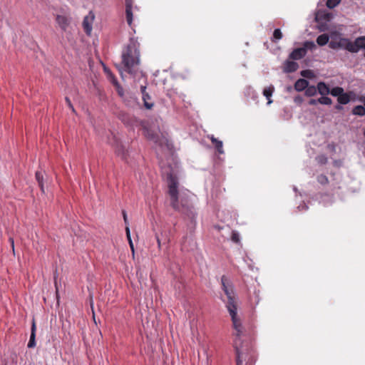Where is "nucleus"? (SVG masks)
<instances>
[{
  "mask_svg": "<svg viewBox=\"0 0 365 365\" xmlns=\"http://www.w3.org/2000/svg\"><path fill=\"white\" fill-rule=\"evenodd\" d=\"M231 240L233 242L236 244L240 243V236L239 233L236 231H232L231 235Z\"/></svg>",
  "mask_w": 365,
  "mask_h": 365,
  "instance_id": "2f4dec72",
  "label": "nucleus"
},
{
  "mask_svg": "<svg viewBox=\"0 0 365 365\" xmlns=\"http://www.w3.org/2000/svg\"><path fill=\"white\" fill-rule=\"evenodd\" d=\"M36 324L34 320H33L32 325H31V335L30 339L28 343V347L29 348H34L36 346Z\"/></svg>",
  "mask_w": 365,
  "mask_h": 365,
  "instance_id": "ddd939ff",
  "label": "nucleus"
},
{
  "mask_svg": "<svg viewBox=\"0 0 365 365\" xmlns=\"http://www.w3.org/2000/svg\"><path fill=\"white\" fill-rule=\"evenodd\" d=\"M156 240H157V242H158V247L159 249H160V247H161V240H160V239L158 235H156Z\"/></svg>",
  "mask_w": 365,
  "mask_h": 365,
  "instance_id": "58836bf2",
  "label": "nucleus"
},
{
  "mask_svg": "<svg viewBox=\"0 0 365 365\" xmlns=\"http://www.w3.org/2000/svg\"><path fill=\"white\" fill-rule=\"evenodd\" d=\"M274 91V88L273 86H269L267 88H265L263 91V95L266 97L267 99V104L269 105L272 103V101L271 100V96Z\"/></svg>",
  "mask_w": 365,
  "mask_h": 365,
  "instance_id": "f3484780",
  "label": "nucleus"
},
{
  "mask_svg": "<svg viewBox=\"0 0 365 365\" xmlns=\"http://www.w3.org/2000/svg\"><path fill=\"white\" fill-rule=\"evenodd\" d=\"M125 15L126 21L129 26H131L133 22V0H125Z\"/></svg>",
  "mask_w": 365,
  "mask_h": 365,
  "instance_id": "6e6552de",
  "label": "nucleus"
},
{
  "mask_svg": "<svg viewBox=\"0 0 365 365\" xmlns=\"http://www.w3.org/2000/svg\"><path fill=\"white\" fill-rule=\"evenodd\" d=\"M93 16H86L83 21V27L86 34L90 35L92 31V24L93 21Z\"/></svg>",
  "mask_w": 365,
  "mask_h": 365,
  "instance_id": "1a4fd4ad",
  "label": "nucleus"
},
{
  "mask_svg": "<svg viewBox=\"0 0 365 365\" xmlns=\"http://www.w3.org/2000/svg\"><path fill=\"white\" fill-rule=\"evenodd\" d=\"M190 213L191 215H192V216H195V214H192V207H191V206H190V210L187 211L185 214H186V215H190Z\"/></svg>",
  "mask_w": 365,
  "mask_h": 365,
  "instance_id": "ea45409f",
  "label": "nucleus"
},
{
  "mask_svg": "<svg viewBox=\"0 0 365 365\" xmlns=\"http://www.w3.org/2000/svg\"><path fill=\"white\" fill-rule=\"evenodd\" d=\"M317 91V86L315 87L314 86H308L305 90V94L306 96L311 97L315 96Z\"/></svg>",
  "mask_w": 365,
  "mask_h": 365,
  "instance_id": "5701e85b",
  "label": "nucleus"
},
{
  "mask_svg": "<svg viewBox=\"0 0 365 365\" xmlns=\"http://www.w3.org/2000/svg\"><path fill=\"white\" fill-rule=\"evenodd\" d=\"M315 159L320 165H325L328 162V158L325 155H317Z\"/></svg>",
  "mask_w": 365,
  "mask_h": 365,
  "instance_id": "c756f323",
  "label": "nucleus"
},
{
  "mask_svg": "<svg viewBox=\"0 0 365 365\" xmlns=\"http://www.w3.org/2000/svg\"><path fill=\"white\" fill-rule=\"evenodd\" d=\"M335 108H336V110H342V109H343V107H342L340 104H339V105H336V106H335Z\"/></svg>",
  "mask_w": 365,
  "mask_h": 365,
  "instance_id": "a19ab883",
  "label": "nucleus"
},
{
  "mask_svg": "<svg viewBox=\"0 0 365 365\" xmlns=\"http://www.w3.org/2000/svg\"><path fill=\"white\" fill-rule=\"evenodd\" d=\"M242 334V327L240 335H237L236 331V339L234 340V347L235 349L237 355V365H253L254 356L252 354L251 349L247 346L241 345L240 336Z\"/></svg>",
  "mask_w": 365,
  "mask_h": 365,
  "instance_id": "20e7f679",
  "label": "nucleus"
},
{
  "mask_svg": "<svg viewBox=\"0 0 365 365\" xmlns=\"http://www.w3.org/2000/svg\"><path fill=\"white\" fill-rule=\"evenodd\" d=\"M167 181L170 197V204L172 208L179 212L185 213L190 210V204L186 196L181 195L178 191V178L172 173L167 175Z\"/></svg>",
  "mask_w": 365,
  "mask_h": 365,
  "instance_id": "f257e3e1",
  "label": "nucleus"
},
{
  "mask_svg": "<svg viewBox=\"0 0 365 365\" xmlns=\"http://www.w3.org/2000/svg\"><path fill=\"white\" fill-rule=\"evenodd\" d=\"M317 103H319V102L317 101V99H310L309 101V105H310V106H315Z\"/></svg>",
  "mask_w": 365,
  "mask_h": 365,
  "instance_id": "e433bc0d",
  "label": "nucleus"
},
{
  "mask_svg": "<svg viewBox=\"0 0 365 365\" xmlns=\"http://www.w3.org/2000/svg\"><path fill=\"white\" fill-rule=\"evenodd\" d=\"M210 140H211L212 143L215 146L216 150L219 154H223L224 150H223V143L222 141L218 140L217 138H215L214 135H211L208 137Z\"/></svg>",
  "mask_w": 365,
  "mask_h": 365,
  "instance_id": "f8f14e48",
  "label": "nucleus"
},
{
  "mask_svg": "<svg viewBox=\"0 0 365 365\" xmlns=\"http://www.w3.org/2000/svg\"><path fill=\"white\" fill-rule=\"evenodd\" d=\"M140 43L137 40L130 38L122 52L123 70L133 74L140 64Z\"/></svg>",
  "mask_w": 365,
  "mask_h": 365,
  "instance_id": "7ed1b4c3",
  "label": "nucleus"
},
{
  "mask_svg": "<svg viewBox=\"0 0 365 365\" xmlns=\"http://www.w3.org/2000/svg\"><path fill=\"white\" fill-rule=\"evenodd\" d=\"M303 48H305V51L307 52V50H313L316 48V45L313 41H307L304 43Z\"/></svg>",
  "mask_w": 365,
  "mask_h": 365,
  "instance_id": "c85d7f7f",
  "label": "nucleus"
},
{
  "mask_svg": "<svg viewBox=\"0 0 365 365\" xmlns=\"http://www.w3.org/2000/svg\"><path fill=\"white\" fill-rule=\"evenodd\" d=\"M125 233H126V237H127V239L128 240V242H129V245L130 247V249L133 252V253H134V246H133V241L131 240V237H130V228L128 226H126L125 227Z\"/></svg>",
  "mask_w": 365,
  "mask_h": 365,
  "instance_id": "cd10ccee",
  "label": "nucleus"
},
{
  "mask_svg": "<svg viewBox=\"0 0 365 365\" xmlns=\"http://www.w3.org/2000/svg\"><path fill=\"white\" fill-rule=\"evenodd\" d=\"M364 106H365V100L364 101Z\"/></svg>",
  "mask_w": 365,
  "mask_h": 365,
  "instance_id": "37998d69",
  "label": "nucleus"
},
{
  "mask_svg": "<svg viewBox=\"0 0 365 365\" xmlns=\"http://www.w3.org/2000/svg\"><path fill=\"white\" fill-rule=\"evenodd\" d=\"M317 91L322 96H327L330 93L329 87L324 82H319L317 83Z\"/></svg>",
  "mask_w": 365,
  "mask_h": 365,
  "instance_id": "4468645a",
  "label": "nucleus"
},
{
  "mask_svg": "<svg viewBox=\"0 0 365 365\" xmlns=\"http://www.w3.org/2000/svg\"><path fill=\"white\" fill-rule=\"evenodd\" d=\"M306 56L305 48H297L292 51L289 54V58L292 60H299Z\"/></svg>",
  "mask_w": 365,
  "mask_h": 365,
  "instance_id": "9d476101",
  "label": "nucleus"
},
{
  "mask_svg": "<svg viewBox=\"0 0 365 365\" xmlns=\"http://www.w3.org/2000/svg\"><path fill=\"white\" fill-rule=\"evenodd\" d=\"M222 288L227 298L226 307L231 317L233 328L237 331V335L241 332L242 324L240 319L237 317V297L235 294L234 287L232 282L223 275L221 277Z\"/></svg>",
  "mask_w": 365,
  "mask_h": 365,
  "instance_id": "f03ea898",
  "label": "nucleus"
},
{
  "mask_svg": "<svg viewBox=\"0 0 365 365\" xmlns=\"http://www.w3.org/2000/svg\"><path fill=\"white\" fill-rule=\"evenodd\" d=\"M122 213H123V216L124 222L126 225V226H128V220L126 212L125 210H123Z\"/></svg>",
  "mask_w": 365,
  "mask_h": 365,
  "instance_id": "c9c22d12",
  "label": "nucleus"
},
{
  "mask_svg": "<svg viewBox=\"0 0 365 365\" xmlns=\"http://www.w3.org/2000/svg\"><path fill=\"white\" fill-rule=\"evenodd\" d=\"M310 72H311V71H309V70L302 71L301 72V75H302V76H304V77H307L308 76L307 75V73H310Z\"/></svg>",
  "mask_w": 365,
  "mask_h": 365,
  "instance_id": "4c0bfd02",
  "label": "nucleus"
},
{
  "mask_svg": "<svg viewBox=\"0 0 365 365\" xmlns=\"http://www.w3.org/2000/svg\"><path fill=\"white\" fill-rule=\"evenodd\" d=\"M115 153H117L118 155H120L121 156V158L124 160L126 159V153L127 151L125 150V149L123 148V145H118L116 148H115Z\"/></svg>",
  "mask_w": 365,
  "mask_h": 365,
  "instance_id": "b1692460",
  "label": "nucleus"
},
{
  "mask_svg": "<svg viewBox=\"0 0 365 365\" xmlns=\"http://www.w3.org/2000/svg\"><path fill=\"white\" fill-rule=\"evenodd\" d=\"M352 113L356 115H365V108L363 106H356L352 110Z\"/></svg>",
  "mask_w": 365,
  "mask_h": 365,
  "instance_id": "412c9836",
  "label": "nucleus"
},
{
  "mask_svg": "<svg viewBox=\"0 0 365 365\" xmlns=\"http://www.w3.org/2000/svg\"><path fill=\"white\" fill-rule=\"evenodd\" d=\"M351 53H357L360 49H365V36L356 38L351 41Z\"/></svg>",
  "mask_w": 365,
  "mask_h": 365,
  "instance_id": "0eeeda50",
  "label": "nucleus"
},
{
  "mask_svg": "<svg viewBox=\"0 0 365 365\" xmlns=\"http://www.w3.org/2000/svg\"><path fill=\"white\" fill-rule=\"evenodd\" d=\"M308 85H309L308 81L303 79V78H300L295 82L294 88L297 91H302L304 90H306Z\"/></svg>",
  "mask_w": 365,
  "mask_h": 365,
  "instance_id": "2eb2a0df",
  "label": "nucleus"
},
{
  "mask_svg": "<svg viewBox=\"0 0 365 365\" xmlns=\"http://www.w3.org/2000/svg\"><path fill=\"white\" fill-rule=\"evenodd\" d=\"M55 20L61 31L66 32L71 24L72 18L69 14L63 12L57 14L55 16Z\"/></svg>",
  "mask_w": 365,
  "mask_h": 365,
  "instance_id": "39448f33",
  "label": "nucleus"
},
{
  "mask_svg": "<svg viewBox=\"0 0 365 365\" xmlns=\"http://www.w3.org/2000/svg\"><path fill=\"white\" fill-rule=\"evenodd\" d=\"M299 68L297 63L294 61H287L284 65V71L286 73H292L296 71Z\"/></svg>",
  "mask_w": 365,
  "mask_h": 365,
  "instance_id": "dca6fc26",
  "label": "nucleus"
},
{
  "mask_svg": "<svg viewBox=\"0 0 365 365\" xmlns=\"http://www.w3.org/2000/svg\"><path fill=\"white\" fill-rule=\"evenodd\" d=\"M65 101H66V104L68 105V106L71 109L72 112L75 113V109H74L73 106V104L71 103V100L69 99V98L66 97V98H65Z\"/></svg>",
  "mask_w": 365,
  "mask_h": 365,
  "instance_id": "72a5a7b5",
  "label": "nucleus"
},
{
  "mask_svg": "<svg viewBox=\"0 0 365 365\" xmlns=\"http://www.w3.org/2000/svg\"><path fill=\"white\" fill-rule=\"evenodd\" d=\"M140 91L142 93V98L144 103V106L145 108L150 110L153 108L154 103L151 101V97L149 96V94L146 92V86H140Z\"/></svg>",
  "mask_w": 365,
  "mask_h": 365,
  "instance_id": "423d86ee",
  "label": "nucleus"
},
{
  "mask_svg": "<svg viewBox=\"0 0 365 365\" xmlns=\"http://www.w3.org/2000/svg\"><path fill=\"white\" fill-rule=\"evenodd\" d=\"M36 179L38 183L39 187H41L42 192H44V187H43V175L42 172L37 171L36 173Z\"/></svg>",
  "mask_w": 365,
  "mask_h": 365,
  "instance_id": "4be33fe9",
  "label": "nucleus"
},
{
  "mask_svg": "<svg viewBox=\"0 0 365 365\" xmlns=\"http://www.w3.org/2000/svg\"><path fill=\"white\" fill-rule=\"evenodd\" d=\"M340 1L341 0H327L326 5L329 9H333L336 6Z\"/></svg>",
  "mask_w": 365,
  "mask_h": 365,
  "instance_id": "473e14b6",
  "label": "nucleus"
},
{
  "mask_svg": "<svg viewBox=\"0 0 365 365\" xmlns=\"http://www.w3.org/2000/svg\"><path fill=\"white\" fill-rule=\"evenodd\" d=\"M337 101L339 104L345 105V104H347L350 101V97L348 95V93L344 92L342 94H341L338 97Z\"/></svg>",
  "mask_w": 365,
  "mask_h": 365,
  "instance_id": "aec40b11",
  "label": "nucleus"
},
{
  "mask_svg": "<svg viewBox=\"0 0 365 365\" xmlns=\"http://www.w3.org/2000/svg\"><path fill=\"white\" fill-rule=\"evenodd\" d=\"M283 37L282 33L279 29H274L273 32V36L272 38V42H276L280 39H282Z\"/></svg>",
  "mask_w": 365,
  "mask_h": 365,
  "instance_id": "393cba45",
  "label": "nucleus"
},
{
  "mask_svg": "<svg viewBox=\"0 0 365 365\" xmlns=\"http://www.w3.org/2000/svg\"><path fill=\"white\" fill-rule=\"evenodd\" d=\"M317 101L322 105H331L332 103L331 99L327 96H322V97L317 99Z\"/></svg>",
  "mask_w": 365,
  "mask_h": 365,
  "instance_id": "bb28decb",
  "label": "nucleus"
},
{
  "mask_svg": "<svg viewBox=\"0 0 365 365\" xmlns=\"http://www.w3.org/2000/svg\"><path fill=\"white\" fill-rule=\"evenodd\" d=\"M317 182L324 185L329 183V179L325 175H319L317 176Z\"/></svg>",
  "mask_w": 365,
  "mask_h": 365,
  "instance_id": "7c9ffc66",
  "label": "nucleus"
},
{
  "mask_svg": "<svg viewBox=\"0 0 365 365\" xmlns=\"http://www.w3.org/2000/svg\"><path fill=\"white\" fill-rule=\"evenodd\" d=\"M143 132H144V135L145 136L151 140H153L154 142H157L158 141V136L157 134L154 133L153 131H151L150 130H149L147 127H143Z\"/></svg>",
  "mask_w": 365,
  "mask_h": 365,
  "instance_id": "a211bd4d",
  "label": "nucleus"
},
{
  "mask_svg": "<svg viewBox=\"0 0 365 365\" xmlns=\"http://www.w3.org/2000/svg\"><path fill=\"white\" fill-rule=\"evenodd\" d=\"M344 89L341 87H334L332 89L330 90L329 94H331L333 96L339 97L341 94L344 93Z\"/></svg>",
  "mask_w": 365,
  "mask_h": 365,
  "instance_id": "a878e982",
  "label": "nucleus"
},
{
  "mask_svg": "<svg viewBox=\"0 0 365 365\" xmlns=\"http://www.w3.org/2000/svg\"><path fill=\"white\" fill-rule=\"evenodd\" d=\"M338 42V46L339 48H344L351 53V41L346 38H340Z\"/></svg>",
  "mask_w": 365,
  "mask_h": 365,
  "instance_id": "9b49d317",
  "label": "nucleus"
},
{
  "mask_svg": "<svg viewBox=\"0 0 365 365\" xmlns=\"http://www.w3.org/2000/svg\"><path fill=\"white\" fill-rule=\"evenodd\" d=\"M118 94H119L120 96H123V89H122V88H118Z\"/></svg>",
  "mask_w": 365,
  "mask_h": 365,
  "instance_id": "79ce46f5",
  "label": "nucleus"
},
{
  "mask_svg": "<svg viewBox=\"0 0 365 365\" xmlns=\"http://www.w3.org/2000/svg\"><path fill=\"white\" fill-rule=\"evenodd\" d=\"M328 42L329 36L326 34H321L317 38V43L321 46L326 45Z\"/></svg>",
  "mask_w": 365,
  "mask_h": 365,
  "instance_id": "6ab92c4d",
  "label": "nucleus"
},
{
  "mask_svg": "<svg viewBox=\"0 0 365 365\" xmlns=\"http://www.w3.org/2000/svg\"><path fill=\"white\" fill-rule=\"evenodd\" d=\"M329 46L331 48H333V49L339 48V46H338V42H337V41H331L329 43Z\"/></svg>",
  "mask_w": 365,
  "mask_h": 365,
  "instance_id": "f704fd0d",
  "label": "nucleus"
}]
</instances>
